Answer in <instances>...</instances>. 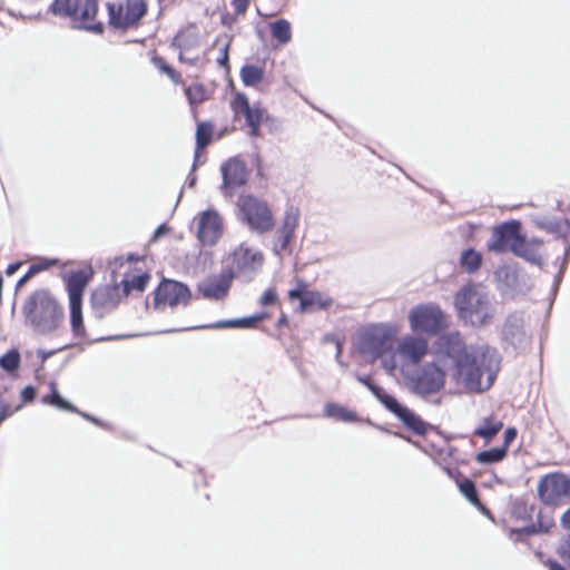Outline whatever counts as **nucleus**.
<instances>
[{
    "mask_svg": "<svg viewBox=\"0 0 570 570\" xmlns=\"http://www.w3.org/2000/svg\"><path fill=\"white\" fill-rule=\"evenodd\" d=\"M441 352L452 361V377L468 391L489 390L500 371L501 356L489 344L466 345L459 332L448 333L440 338Z\"/></svg>",
    "mask_w": 570,
    "mask_h": 570,
    "instance_id": "f257e3e1",
    "label": "nucleus"
},
{
    "mask_svg": "<svg viewBox=\"0 0 570 570\" xmlns=\"http://www.w3.org/2000/svg\"><path fill=\"white\" fill-rule=\"evenodd\" d=\"M460 321L474 328L490 325L495 317V304L489 291L480 284H466L454 296Z\"/></svg>",
    "mask_w": 570,
    "mask_h": 570,
    "instance_id": "f03ea898",
    "label": "nucleus"
},
{
    "mask_svg": "<svg viewBox=\"0 0 570 570\" xmlns=\"http://www.w3.org/2000/svg\"><path fill=\"white\" fill-rule=\"evenodd\" d=\"M22 313L26 323L36 334L50 335L65 321V309L48 289L33 292L24 302Z\"/></svg>",
    "mask_w": 570,
    "mask_h": 570,
    "instance_id": "7ed1b4c3",
    "label": "nucleus"
},
{
    "mask_svg": "<svg viewBox=\"0 0 570 570\" xmlns=\"http://www.w3.org/2000/svg\"><path fill=\"white\" fill-rule=\"evenodd\" d=\"M98 9V0H53L49 12L56 17L68 18L73 29L102 35L105 26L96 20Z\"/></svg>",
    "mask_w": 570,
    "mask_h": 570,
    "instance_id": "20e7f679",
    "label": "nucleus"
},
{
    "mask_svg": "<svg viewBox=\"0 0 570 570\" xmlns=\"http://www.w3.org/2000/svg\"><path fill=\"white\" fill-rule=\"evenodd\" d=\"M356 380L366 386L375 399L391 413H393L409 430L417 435L426 434L431 425L407 406L400 403L393 395L377 385L370 375L356 374Z\"/></svg>",
    "mask_w": 570,
    "mask_h": 570,
    "instance_id": "39448f33",
    "label": "nucleus"
},
{
    "mask_svg": "<svg viewBox=\"0 0 570 570\" xmlns=\"http://www.w3.org/2000/svg\"><path fill=\"white\" fill-rule=\"evenodd\" d=\"M499 337L501 348L508 355L518 356L530 350L533 335L523 312L514 311L505 316Z\"/></svg>",
    "mask_w": 570,
    "mask_h": 570,
    "instance_id": "423d86ee",
    "label": "nucleus"
},
{
    "mask_svg": "<svg viewBox=\"0 0 570 570\" xmlns=\"http://www.w3.org/2000/svg\"><path fill=\"white\" fill-rule=\"evenodd\" d=\"M396 328L390 324H374L364 328L358 337L357 350L373 360L394 350Z\"/></svg>",
    "mask_w": 570,
    "mask_h": 570,
    "instance_id": "0eeeda50",
    "label": "nucleus"
},
{
    "mask_svg": "<svg viewBox=\"0 0 570 570\" xmlns=\"http://www.w3.org/2000/svg\"><path fill=\"white\" fill-rule=\"evenodd\" d=\"M237 205L242 219L252 230L263 234L273 228L274 218L265 202L253 195H247L240 197Z\"/></svg>",
    "mask_w": 570,
    "mask_h": 570,
    "instance_id": "6e6552de",
    "label": "nucleus"
},
{
    "mask_svg": "<svg viewBox=\"0 0 570 570\" xmlns=\"http://www.w3.org/2000/svg\"><path fill=\"white\" fill-rule=\"evenodd\" d=\"M154 308L164 312L166 306L171 308L176 306L186 307L191 301L189 287L178 281L164 278L155 289Z\"/></svg>",
    "mask_w": 570,
    "mask_h": 570,
    "instance_id": "1a4fd4ad",
    "label": "nucleus"
},
{
    "mask_svg": "<svg viewBox=\"0 0 570 570\" xmlns=\"http://www.w3.org/2000/svg\"><path fill=\"white\" fill-rule=\"evenodd\" d=\"M220 174L219 191L226 199H232L235 191L247 184L249 171L245 161L235 156L220 165Z\"/></svg>",
    "mask_w": 570,
    "mask_h": 570,
    "instance_id": "9d476101",
    "label": "nucleus"
},
{
    "mask_svg": "<svg viewBox=\"0 0 570 570\" xmlns=\"http://www.w3.org/2000/svg\"><path fill=\"white\" fill-rule=\"evenodd\" d=\"M234 278V268L225 266L218 274L200 281L197 284V291L203 298L219 302L228 296Z\"/></svg>",
    "mask_w": 570,
    "mask_h": 570,
    "instance_id": "9b49d317",
    "label": "nucleus"
},
{
    "mask_svg": "<svg viewBox=\"0 0 570 570\" xmlns=\"http://www.w3.org/2000/svg\"><path fill=\"white\" fill-rule=\"evenodd\" d=\"M409 321L414 332L436 334L443 328V312L436 305H419L411 309Z\"/></svg>",
    "mask_w": 570,
    "mask_h": 570,
    "instance_id": "f8f14e48",
    "label": "nucleus"
},
{
    "mask_svg": "<svg viewBox=\"0 0 570 570\" xmlns=\"http://www.w3.org/2000/svg\"><path fill=\"white\" fill-rule=\"evenodd\" d=\"M538 495L542 503L553 505L570 495V478L562 473H549L538 483Z\"/></svg>",
    "mask_w": 570,
    "mask_h": 570,
    "instance_id": "ddd939ff",
    "label": "nucleus"
},
{
    "mask_svg": "<svg viewBox=\"0 0 570 570\" xmlns=\"http://www.w3.org/2000/svg\"><path fill=\"white\" fill-rule=\"evenodd\" d=\"M235 277L248 283L259 272L263 264V255L245 245H239L233 253Z\"/></svg>",
    "mask_w": 570,
    "mask_h": 570,
    "instance_id": "4468645a",
    "label": "nucleus"
},
{
    "mask_svg": "<svg viewBox=\"0 0 570 570\" xmlns=\"http://www.w3.org/2000/svg\"><path fill=\"white\" fill-rule=\"evenodd\" d=\"M521 236V223L519 220L504 222L493 227L487 247L494 254L511 252L513 244Z\"/></svg>",
    "mask_w": 570,
    "mask_h": 570,
    "instance_id": "2eb2a0df",
    "label": "nucleus"
},
{
    "mask_svg": "<svg viewBox=\"0 0 570 570\" xmlns=\"http://www.w3.org/2000/svg\"><path fill=\"white\" fill-rule=\"evenodd\" d=\"M292 301L299 302V311L302 313H311L328 308L333 299L321 292L307 289V285L303 281L297 282V286L288 292Z\"/></svg>",
    "mask_w": 570,
    "mask_h": 570,
    "instance_id": "dca6fc26",
    "label": "nucleus"
},
{
    "mask_svg": "<svg viewBox=\"0 0 570 570\" xmlns=\"http://www.w3.org/2000/svg\"><path fill=\"white\" fill-rule=\"evenodd\" d=\"M124 298L119 284L106 285L96 288L90 297L94 315L102 318L116 309Z\"/></svg>",
    "mask_w": 570,
    "mask_h": 570,
    "instance_id": "f3484780",
    "label": "nucleus"
},
{
    "mask_svg": "<svg viewBox=\"0 0 570 570\" xmlns=\"http://www.w3.org/2000/svg\"><path fill=\"white\" fill-rule=\"evenodd\" d=\"M197 219V238L203 245H215L223 234V219L213 208L202 212Z\"/></svg>",
    "mask_w": 570,
    "mask_h": 570,
    "instance_id": "a211bd4d",
    "label": "nucleus"
},
{
    "mask_svg": "<svg viewBox=\"0 0 570 570\" xmlns=\"http://www.w3.org/2000/svg\"><path fill=\"white\" fill-rule=\"evenodd\" d=\"M413 391L419 395H429L439 392L444 385V373L435 365H426L413 379Z\"/></svg>",
    "mask_w": 570,
    "mask_h": 570,
    "instance_id": "6ab92c4d",
    "label": "nucleus"
},
{
    "mask_svg": "<svg viewBox=\"0 0 570 570\" xmlns=\"http://www.w3.org/2000/svg\"><path fill=\"white\" fill-rule=\"evenodd\" d=\"M298 225V215L294 208L285 212L281 227L276 230L273 250L276 255H281L285 250L292 238L294 237L296 227Z\"/></svg>",
    "mask_w": 570,
    "mask_h": 570,
    "instance_id": "aec40b11",
    "label": "nucleus"
},
{
    "mask_svg": "<svg viewBox=\"0 0 570 570\" xmlns=\"http://www.w3.org/2000/svg\"><path fill=\"white\" fill-rule=\"evenodd\" d=\"M428 348V342L424 338L407 335L400 341L397 353L404 360L416 364L425 356Z\"/></svg>",
    "mask_w": 570,
    "mask_h": 570,
    "instance_id": "412c9836",
    "label": "nucleus"
},
{
    "mask_svg": "<svg viewBox=\"0 0 570 570\" xmlns=\"http://www.w3.org/2000/svg\"><path fill=\"white\" fill-rule=\"evenodd\" d=\"M532 223L541 230H544L557 238H563L568 242L570 223L567 219H560L553 216L537 215L532 217Z\"/></svg>",
    "mask_w": 570,
    "mask_h": 570,
    "instance_id": "4be33fe9",
    "label": "nucleus"
},
{
    "mask_svg": "<svg viewBox=\"0 0 570 570\" xmlns=\"http://www.w3.org/2000/svg\"><path fill=\"white\" fill-rule=\"evenodd\" d=\"M230 106L236 114H242L244 116L247 126L262 124L264 110L258 106H250L245 94L237 92L234 96Z\"/></svg>",
    "mask_w": 570,
    "mask_h": 570,
    "instance_id": "5701e85b",
    "label": "nucleus"
},
{
    "mask_svg": "<svg viewBox=\"0 0 570 570\" xmlns=\"http://www.w3.org/2000/svg\"><path fill=\"white\" fill-rule=\"evenodd\" d=\"M69 304L82 303V296L88 283V276L82 271L71 272L65 276Z\"/></svg>",
    "mask_w": 570,
    "mask_h": 570,
    "instance_id": "b1692460",
    "label": "nucleus"
},
{
    "mask_svg": "<svg viewBox=\"0 0 570 570\" xmlns=\"http://www.w3.org/2000/svg\"><path fill=\"white\" fill-rule=\"evenodd\" d=\"M482 262V254L473 247L463 249L459 258L461 269L468 274L476 273L481 268Z\"/></svg>",
    "mask_w": 570,
    "mask_h": 570,
    "instance_id": "393cba45",
    "label": "nucleus"
},
{
    "mask_svg": "<svg viewBox=\"0 0 570 570\" xmlns=\"http://www.w3.org/2000/svg\"><path fill=\"white\" fill-rule=\"evenodd\" d=\"M515 256L521 257L532 264H540L541 256L538 250L532 246V243H528L524 235H522L519 240L513 244L512 250Z\"/></svg>",
    "mask_w": 570,
    "mask_h": 570,
    "instance_id": "a878e982",
    "label": "nucleus"
},
{
    "mask_svg": "<svg viewBox=\"0 0 570 570\" xmlns=\"http://www.w3.org/2000/svg\"><path fill=\"white\" fill-rule=\"evenodd\" d=\"M324 415L340 422L358 421V416L355 411L338 403H327L324 407Z\"/></svg>",
    "mask_w": 570,
    "mask_h": 570,
    "instance_id": "bb28decb",
    "label": "nucleus"
},
{
    "mask_svg": "<svg viewBox=\"0 0 570 570\" xmlns=\"http://www.w3.org/2000/svg\"><path fill=\"white\" fill-rule=\"evenodd\" d=\"M502 421L495 420L492 416H487L482 420V423L473 431V434L485 441H491L502 430Z\"/></svg>",
    "mask_w": 570,
    "mask_h": 570,
    "instance_id": "cd10ccee",
    "label": "nucleus"
},
{
    "mask_svg": "<svg viewBox=\"0 0 570 570\" xmlns=\"http://www.w3.org/2000/svg\"><path fill=\"white\" fill-rule=\"evenodd\" d=\"M49 389L50 393L42 396V403L56 406L60 410L77 412V409L60 395L55 382H50Z\"/></svg>",
    "mask_w": 570,
    "mask_h": 570,
    "instance_id": "c85d7f7f",
    "label": "nucleus"
},
{
    "mask_svg": "<svg viewBox=\"0 0 570 570\" xmlns=\"http://www.w3.org/2000/svg\"><path fill=\"white\" fill-rule=\"evenodd\" d=\"M20 363L21 356L17 348H11L0 356V367L12 377H16Z\"/></svg>",
    "mask_w": 570,
    "mask_h": 570,
    "instance_id": "c756f323",
    "label": "nucleus"
},
{
    "mask_svg": "<svg viewBox=\"0 0 570 570\" xmlns=\"http://www.w3.org/2000/svg\"><path fill=\"white\" fill-rule=\"evenodd\" d=\"M125 13V24L132 27L147 13V4L142 0L128 1Z\"/></svg>",
    "mask_w": 570,
    "mask_h": 570,
    "instance_id": "7c9ffc66",
    "label": "nucleus"
},
{
    "mask_svg": "<svg viewBox=\"0 0 570 570\" xmlns=\"http://www.w3.org/2000/svg\"><path fill=\"white\" fill-rule=\"evenodd\" d=\"M82 303L69 304L70 309V326L73 335L78 338H85L86 330L82 317Z\"/></svg>",
    "mask_w": 570,
    "mask_h": 570,
    "instance_id": "2f4dec72",
    "label": "nucleus"
},
{
    "mask_svg": "<svg viewBox=\"0 0 570 570\" xmlns=\"http://www.w3.org/2000/svg\"><path fill=\"white\" fill-rule=\"evenodd\" d=\"M213 126L208 121L198 122L196 129V154L193 168L196 167L198 150L207 147L212 141Z\"/></svg>",
    "mask_w": 570,
    "mask_h": 570,
    "instance_id": "473e14b6",
    "label": "nucleus"
},
{
    "mask_svg": "<svg viewBox=\"0 0 570 570\" xmlns=\"http://www.w3.org/2000/svg\"><path fill=\"white\" fill-rule=\"evenodd\" d=\"M498 279L509 289L519 292V279L520 273L518 269L512 267L499 268L495 273Z\"/></svg>",
    "mask_w": 570,
    "mask_h": 570,
    "instance_id": "72a5a7b5",
    "label": "nucleus"
},
{
    "mask_svg": "<svg viewBox=\"0 0 570 570\" xmlns=\"http://www.w3.org/2000/svg\"><path fill=\"white\" fill-rule=\"evenodd\" d=\"M149 279L150 275L148 273L135 275L130 279H122L119 285L122 286L120 288L124 297H126L132 289L142 292L146 288Z\"/></svg>",
    "mask_w": 570,
    "mask_h": 570,
    "instance_id": "f704fd0d",
    "label": "nucleus"
},
{
    "mask_svg": "<svg viewBox=\"0 0 570 570\" xmlns=\"http://www.w3.org/2000/svg\"><path fill=\"white\" fill-rule=\"evenodd\" d=\"M271 33L279 43L285 45L292 39L291 23L285 19H277L271 23Z\"/></svg>",
    "mask_w": 570,
    "mask_h": 570,
    "instance_id": "c9c22d12",
    "label": "nucleus"
},
{
    "mask_svg": "<svg viewBox=\"0 0 570 570\" xmlns=\"http://www.w3.org/2000/svg\"><path fill=\"white\" fill-rule=\"evenodd\" d=\"M240 78L245 86L254 87L263 80L264 70L256 65H244L240 69Z\"/></svg>",
    "mask_w": 570,
    "mask_h": 570,
    "instance_id": "e433bc0d",
    "label": "nucleus"
},
{
    "mask_svg": "<svg viewBox=\"0 0 570 570\" xmlns=\"http://www.w3.org/2000/svg\"><path fill=\"white\" fill-rule=\"evenodd\" d=\"M507 456L504 448H491L476 454L475 460L483 465H490L501 462Z\"/></svg>",
    "mask_w": 570,
    "mask_h": 570,
    "instance_id": "4c0bfd02",
    "label": "nucleus"
},
{
    "mask_svg": "<svg viewBox=\"0 0 570 570\" xmlns=\"http://www.w3.org/2000/svg\"><path fill=\"white\" fill-rule=\"evenodd\" d=\"M108 18L109 24L115 29L126 30L128 29V24L126 22V13H124V9L121 4L108 3Z\"/></svg>",
    "mask_w": 570,
    "mask_h": 570,
    "instance_id": "58836bf2",
    "label": "nucleus"
},
{
    "mask_svg": "<svg viewBox=\"0 0 570 570\" xmlns=\"http://www.w3.org/2000/svg\"><path fill=\"white\" fill-rule=\"evenodd\" d=\"M460 492L466 498V500L475 507H481L475 484L470 479H463L458 483Z\"/></svg>",
    "mask_w": 570,
    "mask_h": 570,
    "instance_id": "ea45409f",
    "label": "nucleus"
},
{
    "mask_svg": "<svg viewBox=\"0 0 570 570\" xmlns=\"http://www.w3.org/2000/svg\"><path fill=\"white\" fill-rule=\"evenodd\" d=\"M59 263L57 258L49 257H39L35 263H32L29 267V274H38L42 271H47L52 266H56Z\"/></svg>",
    "mask_w": 570,
    "mask_h": 570,
    "instance_id": "a19ab883",
    "label": "nucleus"
},
{
    "mask_svg": "<svg viewBox=\"0 0 570 570\" xmlns=\"http://www.w3.org/2000/svg\"><path fill=\"white\" fill-rule=\"evenodd\" d=\"M537 524L541 533H548L556 525V522L551 513L540 511L538 513Z\"/></svg>",
    "mask_w": 570,
    "mask_h": 570,
    "instance_id": "79ce46f5",
    "label": "nucleus"
},
{
    "mask_svg": "<svg viewBox=\"0 0 570 570\" xmlns=\"http://www.w3.org/2000/svg\"><path fill=\"white\" fill-rule=\"evenodd\" d=\"M185 94L190 105L199 104L204 100V89L202 86L188 87Z\"/></svg>",
    "mask_w": 570,
    "mask_h": 570,
    "instance_id": "37998d69",
    "label": "nucleus"
},
{
    "mask_svg": "<svg viewBox=\"0 0 570 570\" xmlns=\"http://www.w3.org/2000/svg\"><path fill=\"white\" fill-rule=\"evenodd\" d=\"M153 63L161 72L166 73L170 79L176 80L177 73L171 66H169L161 57L155 56Z\"/></svg>",
    "mask_w": 570,
    "mask_h": 570,
    "instance_id": "c03bdc74",
    "label": "nucleus"
},
{
    "mask_svg": "<svg viewBox=\"0 0 570 570\" xmlns=\"http://www.w3.org/2000/svg\"><path fill=\"white\" fill-rule=\"evenodd\" d=\"M193 327H188L187 330H191ZM197 328H239L238 318L234 320H223L215 322L209 325L198 326Z\"/></svg>",
    "mask_w": 570,
    "mask_h": 570,
    "instance_id": "a18cd8bd",
    "label": "nucleus"
},
{
    "mask_svg": "<svg viewBox=\"0 0 570 570\" xmlns=\"http://www.w3.org/2000/svg\"><path fill=\"white\" fill-rule=\"evenodd\" d=\"M512 533L517 534V540L522 541L523 537L541 533L537 523H531L520 529H513Z\"/></svg>",
    "mask_w": 570,
    "mask_h": 570,
    "instance_id": "49530a36",
    "label": "nucleus"
},
{
    "mask_svg": "<svg viewBox=\"0 0 570 570\" xmlns=\"http://www.w3.org/2000/svg\"><path fill=\"white\" fill-rule=\"evenodd\" d=\"M266 316V313H257L252 316L238 318L239 328L254 327L258 322L263 321Z\"/></svg>",
    "mask_w": 570,
    "mask_h": 570,
    "instance_id": "de8ad7c7",
    "label": "nucleus"
},
{
    "mask_svg": "<svg viewBox=\"0 0 570 570\" xmlns=\"http://www.w3.org/2000/svg\"><path fill=\"white\" fill-rule=\"evenodd\" d=\"M277 302V293L274 288L266 289L259 298L262 306H272Z\"/></svg>",
    "mask_w": 570,
    "mask_h": 570,
    "instance_id": "09e8293b",
    "label": "nucleus"
},
{
    "mask_svg": "<svg viewBox=\"0 0 570 570\" xmlns=\"http://www.w3.org/2000/svg\"><path fill=\"white\" fill-rule=\"evenodd\" d=\"M21 407L22 404H19L12 410L10 404H8L6 401H0V424L9 416H11L13 412L19 411Z\"/></svg>",
    "mask_w": 570,
    "mask_h": 570,
    "instance_id": "8fccbe9b",
    "label": "nucleus"
},
{
    "mask_svg": "<svg viewBox=\"0 0 570 570\" xmlns=\"http://www.w3.org/2000/svg\"><path fill=\"white\" fill-rule=\"evenodd\" d=\"M560 558L567 561L570 566V534L566 538L563 543L558 549Z\"/></svg>",
    "mask_w": 570,
    "mask_h": 570,
    "instance_id": "3c124183",
    "label": "nucleus"
},
{
    "mask_svg": "<svg viewBox=\"0 0 570 570\" xmlns=\"http://www.w3.org/2000/svg\"><path fill=\"white\" fill-rule=\"evenodd\" d=\"M36 395H37V390L35 386H32V385L26 386L21 391V400H22L21 404L23 405V403L32 402L36 399Z\"/></svg>",
    "mask_w": 570,
    "mask_h": 570,
    "instance_id": "603ef678",
    "label": "nucleus"
},
{
    "mask_svg": "<svg viewBox=\"0 0 570 570\" xmlns=\"http://www.w3.org/2000/svg\"><path fill=\"white\" fill-rule=\"evenodd\" d=\"M517 435H518V431L515 428H508L504 431V440H503V444L501 445V448H504L507 453H508L509 445L515 440Z\"/></svg>",
    "mask_w": 570,
    "mask_h": 570,
    "instance_id": "864d4df0",
    "label": "nucleus"
},
{
    "mask_svg": "<svg viewBox=\"0 0 570 570\" xmlns=\"http://www.w3.org/2000/svg\"><path fill=\"white\" fill-rule=\"evenodd\" d=\"M570 257V245H568L566 247V250H564V258H563V263L561 265V268L559 271V274L557 275L556 279H554V287L557 288L561 282V278H562V275H563V272L566 269V266H567V263H568V259Z\"/></svg>",
    "mask_w": 570,
    "mask_h": 570,
    "instance_id": "5fc2aeb1",
    "label": "nucleus"
},
{
    "mask_svg": "<svg viewBox=\"0 0 570 570\" xmlns=\"http://www.w3.org/2000/svg\"><path fill=\"white\" fill-rule=\"evenodd\" d=\"M76 413H78V414H79V415H81L83 419H86V420H88V421L92 422L94 424H96V425H98V426H101V428H104V429H109V428H110V425H109L108 423H105V422H102L101 420H99V419H97V417H95V416H92V415H90V414H88V413L81 412V411H79V410H77V412H76Z\"/></svg>",
    "mask_w": 570,
    "mask_h": 570,
    "instance_id": "6e6d98bb",
    "label": "nucleus"
},
{
    "mask_svg": "<svg viewBox=\"0 0 570 570\" xmlns=\"http://www.w3.org/2000/svg\"><path fill=\"white\" fill-rule=\"evenodd\" d=\"M232 3L234 6L236 13L243 14V13H245V11L249 4V0H233Z\"/></svg>",
    "mask_w": 570,
    "mask_h": 570,
    "instance_id": "4d7b16f0",
    "label": "nucleus"
},
{
    "mask_svg": "<svg viewBox=\"0 0 570 570\" xmlns=\"http://www.w3.org/2000/svg\"><path fill=\"white\" fill-rule=\"evenodd\" d=\"M11 387V383L0 373V401H4L3 395Z\"/></svg>",
    "mask_w": 570,
    "mask_h": 570,
    "instance_id": "13d9d810",
    "label": "nucleus"
},
{
    "mask_svg": "<svg viewBox=\"0 0 570 570\" xmlns=\"http://www.w3.org/2000/svg\"><path fill=\"white\" fill-rule=\"evenodd\" d=\"M228 48L229 43H226L222 49L220 57H218L217 62L220 67L226 68L228 66Z\"/></svg>",
    "mask_w": 570,
    "mask_h": 570,
    "instance_id": "bf43d9fd",
    "label": "nucleus"
},
{
    "mask_svg": "<svg viewBox=\"0 0 570 570\" xmlns=\"http://www.w3.org/2000/svg\"><path fill=\"white\" fill-rule=\"evenodd\" d=\"M135 336H136V334H120V335H111V336L100 337V338H97V341H99V342H104V341H120V340L131 338V337H135Z\"/></svg>",
    "mask_w": 570,
    "mask_h": 570,
    "instance_id": "052dcab7",
    "label": "nucleus"
},
{
    "mask_svg": "<svg viewBox=\"0 0 570 570\" xmlns=\"http://www.w3.org/2000/svg\"><path fill=\"white\" fill-rule=\"evenodd\" d=\"M168 232H169V228L165 224L159 225L154 232L151 242L157 240L159 237L166 235Z\"/></svg>",
    "mask_w": 570,
    "mask_h": 570,
    "instance_id": "680f3d73",
    "label": "nucleus"
},
{
    "mask_svg": "<svg viewBox=\"0 0 570 570\" xmlns=\"http://www.w3.org/2000/svg\"><path fill=\"white\" fill-rule=\"evenodd\" d=\"M383 367L389 372V373H392L395 368H396V362H395V358L394 356L387 358V360H384L383 361Z\"/></svg>",
    "mask_w": 570,
    "mask_h": 570,
    "instance_id": "e2e57ef3",
    "label": "nucleus"
},
{
    "mask_svg": "<svg viewBox=\"0 0 570 570\" xmlns=\"http://www.w3.org/2000/svg\"><path fill=\"white\" fill-rule=\"evenodd\" d=\"M561 525L570 531V508L561 517Z\"/></svg>",
    "mask_w": 570,
    "mask_h": 570,
    "instance_id": "0e129e2a",
    "label": "nucleus"
},
{
    "mask_svg": "<svg viewBox=\"0 0 570 570\" xmlns=\"http://www.w3.org/2000/svg\"><path fill=\"white\" fill-rule=\"evenodd\" d=\"M249 127V136L250 137H259L261 136V124H254V125H248Z\"/></svg>",
    "mask_w": 570,
    "mask_h": 570,
    "instance_id": "69168bd1",
    "label": "nucleus"
},
{
    "mask_svg": "<svg viewBox=\"0 0 570 570\" xmlns=\"http://www.w3.org/2000/svg\"><path fill=\"white\" fill-rule=\"evenodd\" d=\"M53 354L55 351L38 350V357L41 360V363H45Z\"/></svg>",
    "mask_w": 570,
    "mask_h": 570,
    "instance_id": "338daca9",
    "label": "nucleus"
},
{
    "mask_svg": "<svg viewBox=\"0 0 570 570\" xmlns=\"http://www.w3.org/2000/svg\"><path fill=\"white\" fill-rule=\"evenodd\" d=\"M548 566L550 570H567L562 564L554 560H549Z\"/></svg>",
    "mask_w": 570,
    "mask_h": 570,
    "instance_id": "774afa93",
    "label": "nucleus"
}]
</instances>
